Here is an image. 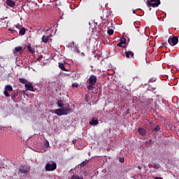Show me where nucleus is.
I'll list each match as a JSON object with an SVG mask.
<instances>
[{
	"label": "nucleus",
	"instance_id": "f257e3e1",
	"mask_svg": "<svg viewBox=\"0 0 179 179\" xmlns=\"http://www.w3.org/2000/svg\"><path fill=\"white\" fill-rule=\"evenodd\" d=\"M96 83H97V76L91 75L88 79L87 90H93L94 86H96Z\"/></svg>",
	"mask_w": 179,
	"mask_h": 179
},
{
	"label": "nucleus",
	"instance_id": "f03ea898",
	"mask_svg": "<svg viewBox=\"0 0 179 179\" xmlns=\"http://www.w3.org/2000/svg\"><path fill=\"white\" fill-rule=\"evenodd\" d=\"M69 111H71V108H58L55 109L54 110L55 114L57 115L61 116V115H68L69 114Z\"/></svg>",
	"mask_w": 179,
	"mask_h": 179
},
{
	"label": "nucleus",
	"instance_id": "7ed1b4c3",
	"mask_svg": "<svg viewBox=\"0 0 179 179\" xmlns=\"http://www.w3.org/2000/svg\"><path fill=\"white\" fill-rule=\"evenodd\" d=\"M45 169V171H54V170H57V163H47Z\"/></svg>",
	"mask_w": 179,
	"mask_h": 179
},
{
	"label": "nucleus",
	"instance_id": "20e7f679",
	"mask_svg": "<svg viewBox=\"0 0 179 179\" xmlns=\"http://www.w3.org/2000/svg\"><path fill=\"white\" fill-rule=\"evenodd\" d=\"M168 43L170 45H177L178 43V37L173 36L171 39L170 38L168 39Z\"/></svg>",
	"mask_w": 179,
	"mask_h": 179
},
{
	"label": "nucleus",
	"instance_id": "39448f33",
	"mask_svg": "<svg viewBox=\"0 0 179 179\" xmlns=\"http://www.w3.org/2000/svg\"><path fill=\"white\" fill-rule=\"evenodd\" d=\"M18 171L21 174H27L30 171V169L25 167L24 166H20L18 168Z\"/></svg>",
	"mask_w": 179,
	"mask_h": 179
},
{
	"label": "nucleus",
	"instance_id": "423d86ee",
	"mask_svg": "<svg viewBox=\"0 0 179 179\" xmlns=\"http://www.w3.org/2000/svg\"><path fill=\"white\" fill-rule=\"evenodd\" d=\"M160 3H161V2L159 0L156 3H153V2L150 3V1L147 2V5L148 6H151V8H157V6H159V5H160Z\"/></svg>",
	"mask_w": 179,
	"mask_h": 179
},
{
	"label": "nucleus",
	"instance_id": "0eeeda50",
	"mask_svg": "<svg viewBox=\"0 0 179 179\" xmlns=\"http://www.w3.org/2000/svg\"><path fill=\"white\" fill-rule=\"evenodd\" d=\"M24 86L27 90H29V92H34V87L31 85V83H28L27 84H25Z\"/></svg>",
	"mask_w": 179,
	"mask_h": 179
},
{
	"label": "nucleus",
	"instance_id": "6e6552de",
	"mask_svg": "<svg viewBox=\"0 0 179 179\" xmlns=\"http://www.w3.org/2000/svg\"><path fill=\"white\" fill-rule=\"evenodd\" d=\"M134 55H135V54L132 51H126L125 52L126 58H132V57H134Z\"/></svg>",
	"mask_w": 179,
	"mask_h": 179
},
{
	"label": "nucleus",
	"instance_id": "1a4fd4ad",
	"mask_svg": "<svg viewBox=\"0 0 179 179\" xmlns=\"http://www.w3.org/2000/svg\"><path fill=\"white\" fill-rule=\"evenodd\" d=\"M138 132L141 136H145V135H146V130L143 128H139Z\"/></svg>",
	"mask_w": 179,
	"mask_h": 179
},
{
	"label": "nucleus",
	"instance_id": "9d476101",
	"mask_svg": "<svg viewBox=\"0 0 179 179\" xmlns=\"http://www.w3.org/2000/svg\"><path fill=\"white\" fill-rule=\"evenodd\" d=\"M6 3L8 6H10L11 8H13V6H15L16 3L13 0H6Z\"/></svg>",
	"mask_w": 179,
	"mask_h": 179
},
{
	"label": "nucleus",
	"instance_id": "9b49d317",
	"mask_svg": "<svg viewBox=\"0 0 179 179\" xmlns=\"http://www.w3.org/2000/svg\"><path fill=\"white\" fill-rule=\"evenodd\" d=\"M49 40H50V36H45V35H43L42 36V42L43 43H48Z\"/></svg>",
	"mask_w": 179,
	"mask_h": 179
},
{
	"label": "nucleus",
	"instance_id": "f8f14e48",
	"mask_svg": "<svg viewBox=\"0 0 179 179\" xmlns=\"http://www.w3.org/2000/svg\"><path fill=\"white\" fill-rule=\"evenodd\" d=\"M59 68L62 69V71H64V72H68V70L65 68V65L63 63H59Z\"/></svg>",
	"mask_w": 179,
	"mask_h": 179
},
{
	"label": "nucleus",
	"instance_id": "ddd939ff",
	"mask_svg": "<svg viewBox=\"0 0 179 179\" xmlns=\"http://www.w3.org/2000/svg\"><path fill=\"white\" fill-rule=\"evenodd\" d=\"M99 124V120L96 119V120H92L90 122V125H97Z\"/></svg>",
	"mask_w": 179,
	"mask_h": 179
},
{
	"label": "nucleus",
	"instance_id": "4468645a",
	"mask_svg": "<svg viewBox=\"0 0 179 179\" xmlns=\"http://www.w3.org/2000/svg\"><path fill=\"white\" fill-rule=\"evenodd\" d=\"M27 48L28 50L29 51V52H31L32 54L36 52V51H35L36 49L34 48H31V46H30V45H27Z\"/></svg>",
	"mask_w": 179,
	"mask_h": 179
},
{
	"label": "nucleus",
	"instance_id": "2eb2a0df",
	"mask_svg": "<svg viewBox=\"0 0 179 179\" xmlns=\"http://www.w3.org/2000/svg\"><path fill=\"white\" fill-rule=\"evenodd\" d=\"M19 80L20 83H22V85H27L29 83V81L24 78H19Z\"/></svg>",
	"mask_w": 179,
	"mask_h": 179
},
{
	"label": "nucleus",
	"instance_id": "dca6fc26",
	"mask_svg": "<svg viewBox=\"0 0 179 179\" xmlns=\"http://www.w3.org/2000/svg\"><path fill=\"white\" fill-rule=\"evenodd\" d=\"M20 36H24V34H26V28H21V29L20 30Z\"/></svg>",
	"mask_w": 179,
	"mask_h": 179
},
{
	"label": "nucleus",
	"instance_id": "f3484780",
	"mask_svg": "<svg viewBox=\"0 0 179 179\" xmlns=\"http://www.w3.org/2000/svg\"><path fill=\"white\" fill-rule=\"evenodd\" d=\"M5 90L7 92H12L13 90V87L10 85H6Z\"/></svg>",
	"mask_w": 179,
	"mask_h": 179
},
{
	"label": "nucleus",
	"instance_id": "a211bd4d",
	"mask_svg": "<svg viewBox=\"0 0 179 179\" xmlns=\"http://www.w3.org/2000/svg\"><path fill=\"white\" fill-rule=\"evenodd\" d=\"M120 43L123 45H125V44H127V38H125V37L122 36L120 38Z\"/></svg>",
	"mask_w": 179,
	"mask_h": 179
},
{
	"label": "nucleus",
	"instance_id": "6ab92c4d",
	"mask_svg": "<svg viewBox=\"0 0 179 179\" xmlns=\"http://www.w3.org/2000/svg\"><path fill=\"white\" fill-rule=\"evenodd\" d=\"M57 106L60 107V108H62V107H64V103L62 101H57Z\"/></svg>",
	"mask_w": 179,
	"mask_h": 179
},
{
	"label": "nucleus",
	"instance_id": "aec40b11",
	"mask_svg": "<svg viewBox=\"0 0 179 179\" xmlns=\"http://www.w3.org/2000/svg\"><path fill=\"white\" fill-rule=\"evenodd\" d=\"M15 52H19L20 51H23V48L19 46V47H16L15 48Z\"/></svg>",
	"mask_w": 179,
	"mask_h": 179
},
{
	"label": "nucleus",
	"instance_id": "412c9836",
	"mask_svg": "<svg viewBox=\"0 0 179 179\" xmlns=\"http://www.w3.org/2000/svg\"><path fill=\"white\" fill-rule=\"evenodd\" d=\"M71 179H83V177L78 176V175H73L71 176Z\"/></svg>",
	"mask_w": 179,
	"mask_h": 179
},
{
	"label": "nucleus",
	"instance_id": "4be33fe9",
	"mask_svg": "<svg viewBox=\"0 0 179 179\" xmlns=\"http://www.w3.org/2000/svg\"><path fill=\"white\" fill-rule=\"evenodd\" d=\"M3 94L6 97H10L8 91H6V90L3 91Z\"/></svg>",
	"mask_w": 179,
	"mask_h": 179
},
{
	"label": "nucleus",
	"instance_id": "5701e85b",
	"mask_svg": "<svg viewBox=\"0 0 179 179\" xmlns=\"http://www.w3.org/2000/svg\"><path fill=\"white\" fill-rule=\"evenodd\" d=\"M88 162L87 161H83V162L80 163V167H85L86 164H87Z\"/></svg>",
	"mask_w": 179,
	"mask_h": 179
},
{
	"label": "nucleus",
	"instance_id": "b1692460",
	"mask_svg": "<svg viewBox=\"0 0 179 179\" xmlns=\"http://www.w3.org/2000/svg\"><path fill=\"white\" fill-rule=\"evenodd\" d=\"M117 47H122V48H126L127 45H123L122 43H121V42L118 43L117 44Z\"/></svg>",
	"mask_w": 179,
	"mask_h": 179
},
{
	"label": "nucleus",
	"instance_id": "393cba45",
	"mask_svg": "<svg viewBox=\"0 0 179 179\" xmlns=\"http://www.w3.org/2000/svg\"><path fill=\"white\" fill-rule=\"evenodd\" d=\"M17 94H19V93H17V92H14V93L13 94V96H11L12 100H15V98L17 97Z\"/></svg>",
	"mask_w": 179,
	"mask_h": 179
},
{
	"label": "nucleus",
	"instance_id": "a878e982",
	"mask_svg": "<svg viewBox=\"0 0 179 179\" xmlns=\"http://www.w3.org/2000/svg\"><path fill=\"white\" fill-rule=\"evenodd\" d=\"M108 34L109 36H113V34H114V30H113V29H108Z\"/></svg>",
	"mask_w": 179,
	"mask_h": 179
},
{
	"label": "nucleus",
	"instance_id": "bb28decb",
	"mask_svg": "<svg viewBox=\"0 0 179 179\" xmlns=\"http://www.w3.org/2000/svg\"><path fill=\"white\" fill-rule=\"evenodd\" d=\"M158 131H160V126H157V127L154 129V132H158Z\"/></svg>",
	"mask_w": 179,
	"mask_h": 179
},
{
	"label": "nucleus",
	"instance_id": "cd10ccee",
	"mask_svg": "<svg viewBox=\"0 0 179 179\" xmlns=\"http://www.w3.org/2000/svg\"><path fill=\"white\" fill-rule=\"evenodd\" d=\"M148 82H150L151 83H153L156 82V78H150Z\"/></svg>",
	"mask_w": 179,
	"mask_h": 179
},
{
	"label": "nucleus",
	"instance_id": "c85d7f7f",
	"mask_svg": "<svg viewBox=\"0 0 179 179\" xmlns=\"http://www.w3.org/2000/svg\"><path fill=\"white\" fill-rule=\"evenodd\" d=\"M79 86V84L77 83H74L72 84V87H78Z\"/></svg>",
	"mask_w": 179,
	"mask_h": 179
},
{
	"label": "nucleus",
	"instance_id": "c756f323",
	"mask_svg": "<svg viewBox=\"0 0 179 179\" xmlns=\"http://www.w3.org/2000/svg\"><path fill=\"white\" fill-rule=\"evenodd\" d=\"M119 162H120V163H124V162H125V159H124V157H120L119 159Z\"/></svg>",
	"mask_w": 179,
	"mask_h": 179
},
{
	"label": "nucleus",
	"instance_id": "7c9ffc66",
	"mask_svg": "<svg viewBox=\"0 0 179 179\" xmlns=\"http://www.w3.org/2000/svg\"><path fill=\"white\" fill-rule=\"evenodd\" d=\"M159 1H160V0H159ZM157 1H158V0H150V1H148V2H150V3H156Z\"/></svg>",
	"mask_w": 179,
	"mask_h": 179
},
{
	"label": "nucleus",
	"instance_id": "2f4dec72",
	"mask_svg": "<svg viewBox=\"0 0 179 179\" xmlns=\"http://www.w3.org/2000/svg\"><path fill=\"white\" fill-rule=\"evenodd\" d=\"M16 29H20V27H22V25L20 24H17L16 26H15Z\"/></svg>",
	"mask_w": 179,
	"mask_h": 179
},
{
	"label": "nucleus",
	"instance_id": "473e14b6",
	"mask_svg": "<svg viewBox=\"0 0 179 179\" xmlns=\"http://www.w3.org/2000/svg\"><path fill=\"white\" fill-rule=\"evenodd\" d=\"M167 42H164V43H162V45L164 46V47H167Z\"/></svg>",
	"mask_w": 179,
	"mask_h": 179
},
{
	"label": "nucleus",
	"instance_id": "72a5a7b5",
	"mask_svg": "<svg viewBox=\"0 0 179 179\" xmlns=\"http://www.w3.org/2000/svg\"><path fill=\"white\" fill-rule=\"evenodd\" d=\"M149 106H150V103H148L145 107V108H149Z\"/></svg>",
	"mask_w": 179,
	"mask_h": 179
},
{
	"label": "nucleus",
	"instance_id": "f704fd0d",
	"mask_svg": "<svg viewBox=\"0 0 179 179\" xmlns=\"http://www.w3.org/2000/svg\"><path fill=\"white\" fill-rule=\"evenodd\" d=\"M45 146H46V148H48V146H50V143H48V142L46 143L45 144Z\"/></svg>",
	"mask_w": 179,
	"mask_h": 179
},
{
	"label": "nucleus",
	"instance_id": "c9c22d12",
	"mask_svg": "<svg viewBox=\"0 0 179 179\" xmlns=\"http://www.w3.org/2000/svg\"><path fill=\"white\" fill-rule=\"evenodd\" d=\"M9 30H10V31H11L12 33H13V31H15V29H10Z\"/></svg>",
	"mask_w": 179,
	"mask_h": 179
},
{
	"label": "nucleus",
	"instance_id": "e433bc0d",
	"mask_svg": "<svg viewBox=\"0 0 179 179\" xmlns=\"http://www.w3.org/2000/svg\"><path fill=\"white\" fill-rule=\"evenodd\" d=\"M94 26L96 27V26H97V22H94Z\"/></svg>",
	"mask_w": 179,
	"mask_h": 179
},
{
	"label": "nucleus",
	"instance_id": "4c0bfd02",
	"mask_svg": "<svg viewBox=\"0 0 179 179\" xmlns=\"http://www.w3.org/2000/svg\"><path fill=\"white\" fill-rule=\"evenodd\" d=\"M155 179H163V178H157V177H156V178H155Z\"/></svg>",
	"mask_w": 179,
	"mask_h": 179
},
{
	"label": "nucleus",
	"instance_id": "58836bf2",
	"mask_svg": "<svg viewBox=\"0 0 179 179\" xmlns=\"http://www.w3.org/2000/svg\"><path fill=\"white\" fill-rule=\"evenodd\" d=\"M48 37H52V34H50L49 36H48Z\"/></svg>",
	"mask_w": 179,
	"mask_h": 179
},
{
	"label": "nucleus",
	"instance_id": "ea45409f",
	"mask_svg": "<svg viewBox=\"0 0 179 179\" xmlns=\"http://www.w3.org/2000/svg\"><path fill=\"white\" fill-rule=\"evenodd\" d=\"M133 13H135V10H133Z\"/></svg>",
	"mask_w": 179,
	"mask_h": 179
},
{
	"label": "nucleus",
	"instance_id": "a19ab883",
	"mask_svg": "<svg viewBox=\"0 0 179 179\" xmlns=\"http://www.w3.org/2000/svg\"><path fill=\"white\" fill-rule=\"evenodd\" d=\"M92 30H94V28H92Z\"/></svg>",
	"mask_w": 179,
	"mask_h": 179
}]
</instances>
